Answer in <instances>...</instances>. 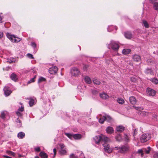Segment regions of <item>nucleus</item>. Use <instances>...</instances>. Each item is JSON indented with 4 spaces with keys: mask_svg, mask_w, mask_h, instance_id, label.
<instances>
[{
    "mask_svg": "<svg viewBox=\"0 0 158 158\" xmlns=\"http://www.w3.org/2000/svg\"><path fill=\"white\" fill-rule=\"evenodd\" d=\"M45 81L46 79L45 78L42 77H40L38 81V83L41 82L43 81Z\"/></svg>",
    "mask_w": 158,
    "mask_h": 158,
    "instance_id": "nucleus-35",
    "label": "nucleus"
},
{
    "mask_svg": "<svg viewBox=\"0 0 158 158\" xmlns=\"http://www.w3.org/2000/svg\"><path fill=\"white\" fill-rule=\"evenodd\" d=\"M60 149L59 150V153L61 155H65L67 153L66 148L64 144H60Z\"/></svg>",
    "mask_w": 158,
    "mask_h": 158,
    "instance_id": "nucleus-6",
    "label": "nucleus"
},
{
    "mask_svg": "<svg viewBox=\"0 0 158 158\" xmlns=\"http://www.w3.org/2000/svg\"><path fill=\"white\" fill-rule=\"evenodd\" d=\"M142 113H144V111H143V112H142Z\"/></svg>",
    "mask_w": 158,
    "mask_h": 158,
    "instance_id": "nucleus-63",
    "label": "nucleus"
},
{
    "mask_svg": "<svg viewBox=\"0 0 158 158\" xmlns=\"http://www.w3.org/2000/svg\"><path fill=\"white\" fill-rule=\"evenodd\" d=\"M16 114L17 115L20 117H22V114L19 111H17L16 112Z\"/></svg>",
    "mask_w": 158,
    "mask_h": 158,
    "instance_id": "nucleus-46",
    "label": "nucleus"
},
{
    "mask_svg": "<svg viewBox=\"0 0 158 158\" xmlns=\"http://www.w3.org/2000/svg\"><path fill=\"white\" fill-rule=\"evenodd\" d=\"M35 151L37 152H39L40 151V147H37L35 148Z\"/></svg>",
    "mask_w": 158,
    "mask_h": 158,
    "instance_id": "nucleus-51",
    "label": "nucleus"
},
{
    "mask_svg": "<svg viewBox=\"0 0 158 158\" xmlns=\"http://www.w3.org/2000/svg\"><path fill=\"white\" fill-rule=\"evenodd\" d=\"M104 116L105 118V120L109 122H111L112 121V118L109 115L106 114L105 116Z\"/></svg>",
    "mask_w": 158,
    "mask_h": 158,
    "instance_id": "nucleus-21",
    "label": "nucleus"
},
{
    "mask_svg": "<svg viewBox=\"0 0 158 158\" xmlns=\"http://www.w3.org/2000/svg\"><path fill=\"white\" fill-rule=\"evenodd\" d=\"M157 76L158 77V73L157 74Z\"/></svg>",
    "mask_w": 158,
    "mask_h": 158,
    "instance_id": "nucleus-64",
    "label": "nucleus"
},
{
    "mask_svg": "<svg viewBox=\"0 0 158 158\" xmlns=\"http://www.w3.org/2000/svg\"><path fill=\"white\" fill-rule=\"evenodd\" d=\"M131 51L130 49H124L122 51V53L125 55L128 54Z\"/></svg>",
    "mask_w": 158,
    "mask_h": 158,
    "instance_id": "nucleus-25",
    "label": "nucleus"
},
{
    "mask_svg": "<svg viewBox=\"0 0 158 158\" xmlns=\"http://www.w3.org/2000/svg\"><path fill=\"white\" fill-rule=\"evenodd\" d=\"M117 28V27L115 26H110L108 27L107 28V30L109 32H111L114 29L115 30H116Z\"/></svg>",
    "mask_w": 158,
    "mask_h": 158,
    "instance_id": "nucleus-19",
    "label": "nucleus"
},
{
    "mask_svg": "<svg viewBox=\"0 0 158 158\" xmlns=\"http://www.w3.org/2000/svg\"><path fill=\"white\" fill-rule=\"evenodd\" d=\"M124 130V127L122 125H119L117 127L116 131L119 133L123 132Z\"/></svg>",
    "mask_w": 158,
    "mask_h": 158,
    "instance_id": "nucleus-12",
    "label": "nucleus"
},
{
    "mask_svg": "<svg viewBox=\"0 0 158 158\" xmlns=\"http://www.w3.org/2000/svg\"><path fill=\"white\" fill-rule=\"evenodd\" d=\"M105 120V118L104 117V116H103L102 117L98 119V122L100 123L103 124Z\"/></svg>",
    "mask_w": 158,
    "mask_h": 158,
    "instance_id": "nucleus-29",
    "label": "nucleus"
},
{
    "mask_svg": "<svg viewBox=\"0 0 158 158\" xmlns=\"http://www.w3.org/2000/svg\"><path fill=\"white\" fill-rule=\"evenodd\" d=\"M25 135L24 133L23 132L21 131L19 132L17 135L18 137L20 139H22L23 138Z\"/></svg>",
    "mask_w": 158,
    "mask_h": 158,
    "instance_id": "nucleus-16",
    "label": "nucleus"
},
{
    "mask_svg": "<svg viewBox=\"0 0 158 158\" xmlns=\"http://www.w3.org/2000/svg\"><path fill=\"white\" fill-rule=\"evenodd\" d=\"M117 101L118 103L121 104H123L124 102L123 99L120 98H118L117 99Z\"/></svg>",
    "mask_w": 158,
    "mask_h": 158,
    "instance_id": "nucleus-32",
    "label": "nucleus"
},
{
    "mask_svg": "<svg viewBox=\"0 0 158 158\" xmlns=\"http://www.w3.org/2000/svg\"><path fill=\"white\" fill-rule=\"evenodd\" d=\"M129 101L131 103L132 105L135 104L136 102V99L133 96L130 97Z\"/></svg>",
    "mask_w": 158,
    "mask_h": 158,
    "instance_id": "nucleus-14",
    "label": "nucleus"
},
{
    "mask_svg": "<svg viewBox=\"0 0 158 158\" xmlns=\"http://www.w3.org/2000/svg\"><path fill=\"white\" fill-rule=\"evenodd\" d=\"M151 138V135L150 134L144 133L141 136L140 141L142 142H145L150 139Z\"/></svg>",
    "mask_w": 158,
    "mask_h": 158,
    "instance_id": "nucleus-5",
    "label": "nucleus"
},
{
    "mask_svg": "<svg viewBox=\"0 0 158 158\" xmlns=\"http://www.w3.org/2000/svg\"><path fill=\"white\" fill-rule=\"evenodd\" d=\"M19 110L21 111H23L24 110V107L23 106H22L21 108H20L18 109Z\"/></svg>",
    "mask_w": 158,
    "mask_h": 158,
    "instance_id": "nucleus-50",
    "label": "nucleus"
},
{
    "mask_svg": "<svg viewBox=\"0 0 158 158\" xmlns=\"http://www.w3.org/2000/svg\"><path fill=\"white\" fill-rule=\"evenodd\" d=\"M6 35L7 37L12 42L17 43L21 40L20 38L15 37L14 35H11L9 33H7Z\"/></svg>",
    "mask_w": 158,
    "mask_h": 158,
    "instance_id": "nucleus-4",
    "label": "nucleus"
},
{
    "mask_svg": "<svg viewBox=\"0 0 158 158\" xmlns=\"http://www.w3.org/2000/svg\"><path fill=\"white\" fill-rule=\"evenodd\" d=\"M93 82L94 84L97 85H99L101 83L100 81L96 79H94L93 81Z\"/></svg>",
    "mask_w": 158,
    "mask_h": 158,
    "instance_id": "nucleus-31",
    "label": "nucleus"
},
{
    "mask_svg": "<svg viewBox=\"0 0 158 158\" xmlns=\"http://www.w3.org/2000/svg\"><path fill=\"white\" fill-rule=\"evenodd\" d=\"M153 3V8L156 10H158V2H155Z\"/></svg>",
    "mask_w": 158,
    "mask_h": 158,
    "instance_id": "nucleus-28",
    "label": "nucleus"
},
{
    "mask_svg": "<svg viewBox=\"0 0 158 158\" xmlns=\"http://www.w3.org/2000/svg\"><path fill=\"white\" fill-rule=\"evenodd\" d=\"M92 93L94 94H96L98 93L97 91L96 90H93L92 91Z\"/></svg>",
    "mask_w": 158,
    "mask_h": 158,
    "instance_id": "nucleus-54",
    "label": "nucleus"
},
{
    "mask_svg": "<svg viewBox=\"0 0 158 158\" xmlns=\"http://www.w3.org/2000/svg\"><path fill=\"white\" fill-rule=\"evenodd\" d=\"M124 139L125 141L127 142H128L130 140L129 137L127 135H125Z\"/></svg>",
    "mask_w": 158,
    "mask_h": 158,
    "instance_id": "nucleus-41",
    "label": "nucleus"
},
{
    "mask_svg": "<svg viewBox=\"0 0 158 158\" xmlns=\"http://www.w3.org/2000/svg\"><path fill=\"white\" fill-rule=\"evenodd\" d=\"M142 25L145 27V28H148L149 27V25L147 21L146 20H143V21Z\"/></svg>",
    "mask_w": 158,
    "mask_h": 158,
    "instance_id": "nucleus-26",
    "label": "nucleus"
},
{
    "mask_svg": "<svg viewBox=\"0 0 158 158\" xmlns=\"http://www.w3.org/2000/svg\"><path fill=\"white\" fill-rule=\"evenodd\" d=\"M106 132L109 134H111L114 132V129L111 127H108L106 129Z\"/></svg>",
    "mask_w": 158,
    "mask_h": 158,
    "instance_id": "nucleus-13",
    "label": "nucleus"
},
{
    "mask_svg": "<svg viewBox=\"0 0 158 158\" xmlns=\"http://www.w3.org/2000/svg\"><path fill=\"white\" fill-rule=\"evenodd\" d=\"M82 135L79 134H73V138L75 139H79L81 138Z\"/></svg>",
    "mask_w": 158,
    "mask_h": 158,
    "instance_id": "nucleus-17",
    "label": "nucleus"
},
{
    "mask_svg": "<svg viewBox=\"0 0 158 158\" xmlns=\"http://www.w3.org/2000/svg\"><path fill=\"white\" fill-rule=\"evenodd\" d=\"M57 67L54 66L50 68L49 69V72L50 73L53 74L56 73L57 72Z\"/></svg>",
    "mask_w": 158,
    "mask_h": 158,
    "instance_id": "nucleus-10",
    "label": "nucleus"
},
{
    "mask_svg": "<svg viewBox=\"0 0 158 158\" xmlns=\"http://www.w3.org/2000/svg\"><path fill=\"white\" fill-rule=\"evenodd\" d=\"M87 66L86 65H85L84 66V67L83 68V69L85 71L86 70V68H87Z\"/></svg>",
    "mask_w": 158,
    "mask_h": 158,
    "instance_id": "nucleus-57",
    "label": "nucleus"
},
{
    "mask_svg": "<svg viewBox=\"0 0 158 158\" xmlns=\"http://www.w3.org/2000/svg\"><path fill=\"white\" fill-rule=\"evenodd\" d=\"M156 146H157V148H158V141L157 142V143H156Z\"/></svg>",
    "mask_w": 158,
    "mask_h": 158,
    "instance_id": "nucleus-59",
    "label": "nucleus"
},
{
    "mask_svg": "<svg viewBox=\"0 0 158 158\" xmlns=\"http://www.w3.org/2000/svg\"><path fill=\"white\" fill-rule=\"evenodd\" d=\"M137 133V131L136 129H135L134 131V134L133 135V136L135 137V136L136 135Z\"/></svg>",
    "mask_w": 158,
    "mask_h": 158,
    "instance_id": "nucleus-52",
    "label": "nucleus"
},
{
    "mask_svg": "<svg viewBox=\"0 0 158 158\" xmlns=\"http://www.w3.org/2000/svg\"><path fill=\"white\" fill-rule=\"evenodd\" d=\"M71 72L72 76H77L80 74V71L76 67L72 68L71 70Z\"/></svg>",
    "mask_w": 158,
    "mask_h": 158,
    "instance_id": "nucleus-7",
    "label": "nucleus"
},
{
    "mask_svg": "<svg viewBox=\"0 0 158 158\" xmlns=\"http://www.w3.org/2000/svg\"><path fill=\"white\" fill-rule=\"evenodd\" d=\"M27 56L28 57H29L31 59H33L34 58L33 55L30 53H28L27 54Z\"/></svg>",
    "mask_w": 158,
    "mask_h": 158,
    "instance_id": "nucleus-47",
    "label": "nucleus"
},
{
    "mask_svg": "<svg viewBox=\"0 0 158 158\" xmlns=\"http://www.w3.org/2000/svg\"><path fill=\"white\" fill-rule=\"evenodd\" d=\"M108 48L110 49L111 48L114 51L117 52L119 49V46L117 42L114 41H111L108 45Z\"/></svg>",
    "mask_w": 158,
    "mask_h": 158,
    "instance_id": "nucleus-2",
    "label": "nucleus"
},
{
    "mask_svg": "<svg viewBox=\"0 0 158 158\" xmlns=\"http://www.w3.org/2000/svg\"><path fill=\"white\" fill-rule=\"evenodd\" d=\"M115 139L117 141H120L122 139V137L120 134H118L115 136Z\"/></svg>",
    "mask_w": 158,
    "mask_h": 158,
    "instance_id": "nucleus-37",
    "label": "nucleus"
},
{
    "mask_svg": "<svg viewBox=\"0 0 158 158\" xmlns=\"http://www.w3.org/2000/svg\"><path fill=\"white\" fill-rule=\"evenodd\" d=\"M35 158H39V157L38 156H35Z\"/></svg>",
    "mask_w": 158,
    "mask_h": 158,
    "instance_id": "nucleus-60",
    "label": "nucleus"
},
{
    "mask_svg": "<svg viewBox=\"0 0 158 158\" xmlns=\"http://www.w3.org/2000/svg\"><path fill=\"white\" fill-rule=\"evenodd\" d=\"M56 150L55 148L53 149V152L54 155H55L56 153Z\"/></svg>",
    "mask_w": 158,
    "mask_h": 158,
    "instance_id": "nucleus-55",
    "label": "nucleus"
},
{
    "mask_svg": "<svg viewBox=\"0 0 158 158\" xmlns=\"http://www.w3.org/2000/svg\"><path fill=\"white\" fill-rule=\"evenodd\" d=\"M34 100L32 99H31L29 101V104L30 106H32L34 104Z\"/></svg>",
    "mask_w": 158,
    "mask_h": 158,
    "instance_id": "nucleus-36",
    "label": "nucleus"
},
{
    "mask_svg": "<svg viewBox=\"0 0 158 158\" xmlns=\"http://www.w3.org/2000/svg\"><path fill=\"white\" fill-rule=\"evenodd\" d=\"M100 96L101 98L105 99H107L109 97L108 95L104 93L100 94Z\"/></svg>",
    "mask_w": 158,
    "mask_h": 158,
    "instance_id": "nucleus-18",
    "label": "nucleus"
},
{
    "mask_svg": "<svg viewBox=\"0 0 158 158\" xmlns=\"http://www.w3.org/2000/svg\"><path fill=\"white\" fill-rule=\"evenodd\" d=\"M3 34L2 32L0 31V39L3 36Z\"/></svg>",
    "mask_w": 158,
    "mask_h": 158,
    "instance_id": "nucleus-53",
    "label": "nucleus"
},
{
    "mask_svg": "<svg viewBox=\"0 0 158 158\" xmlns=\"http://www.w3.org/2000/svg\"><path fill=\"white\" fill-rule=\"evenodd\" d=\"M133 108H134L135 110L139 111H141L142 110H143V108L142 107H136L134 106H133Z\"/></svg>",
    "mask_w": 158,
    "mask_h": 158,
    "instance_id": "nucleus-38",
    "label": "nucleus"
},
{
    "mask_svg": "<svg viewBox=\"0 0 158 158\" xmlns=\"http://www.w3.org/2000/svg\"><path fill=\"white\" fill-rule=\"evenodd\" d=\"M70 158H78L77 156H75L73 154H72L69 156Z\"/></svg>",
    "mask_w": 158,
    "mask_h": 158,
    "instance_id": "nucleus-44",
    "label": "nucleus"
},
{
    "mask_svg": "<svg viewBox=\"0 0 158 158\" xmlns=\"http://www.w3.org/2000/svg\"><path fill=\"white\" fill-rule=\"evenodd\" d=\"M2 17L0 16V23H1L2 22Z\"/></svg>",
    "mask_w": 158,
    "mask_h": 158,
    "instance_id": "nucleus-58",
    "label": "nucleus"
},
{
    "mask_svg": "<svg viewBox=\"0 0 158 158\" xmlns=\"http://www.w3.org/2000/svg\"><path fill=\"white\" fill-rule=\"evenodd\" d=\"M133 59L134 61L137 62H141V60L140 56L137 54L134 55L133 57Z\"/></svg>",
    "mask_w": 158,
    "mask_h": 158,
    "instance_id": "nucleus-11",
    "label": "nucleus"
},
{
    "mask_svg": "<svg viewBox=\"0 0 158 158\" xmlns=\"http://www.w3.org/2000/svg\"><path fill=\"white\" fill-rule=\"evenodd\" d=\"M147 91V94L150 96H154L155 94V91L154 90L150 88H148Z\"/></svg>",
    "mask_w": 158,
    "mask_h": 158,
    "instance_id": "nucleus-9",
    "label": "nucleus"
},
{
    "mask_svg": "<svg viewBox=\"0 0 158 158\" xmlns=\"http://www.w3.org/2000/svg\"><path fill=\"white\" fill-rule=\"evenodd\" d=\"M3 157H5L6 158H11L9 156H7L6 155H3Z\"/></svg>",
    "mask_w": 158,
    "mask_h": 158,
    "instance_id": "nucleus-56",
    "label": "nucleus"
},
{
    "mask_svg": "<svg viewBox=\"0 0 158 158\" xmlns=\"http://www.w3.org/2000/svg\"><path fill=\"white\" fill-rule=\"evenodd\" d=\"M6 153L9 155L12 156H15V153L10 151H6Z\"/></svg>",
    "mask_w": 158,
    "mask_h": 158,
    "instance_id": "nucleus-39",
    "label": "nucleus"
},
{
    "mask_svg": "<svg viewBox=\"0 0 158 158\" xmlns=\"http://www.w3.org/2000/svg\"><path fill=\"white\" fill-rule=\"evenodd\" d=\"M40 156L41 158H48V155L44 152H41L40 153Z\"/></svg>",
    "mask_w": 158,
    "mask_h": 158,
    "instance_id": "nucleus-20",
    "label": "nucleus"
},
{
    "mask_svg": "<svg viewBox=\"0 0 158 158\" xmlns=\"http://www.w3.org/2000/svg\"><path fill=\"white\" fill-rule=\"evenodd\" d=\"M36 77V75L34 76V77L31 78L29 81H28L27 84H30L31 83L33 82L34 81V79Z\"/></svg>",
    "mask_w": 158,
    "mask_h": 158,
    "instance_id": "nucleus-40",
    "label": "nucleus"
},
{
    "mask_svg": "<svg viewBox=\"0 0 158 158\" xmlns=\"http://www.w3.org/2000/svg\"><path fill=\"white\" fill-rule=\"evenodd\" d=\"M10 78L12 80L15 81H16L18 80L17 76L14 73H13L11 74Z\"/></svg>",
    "mask_w": 158,
    "mask_h": 158,
    "instance_id": "nucleus-15",
    "label": "nucleus"
},
{
    "mask_svg": "<svg viewBox=\"0 0 158 158\" xmlns=\"http://www.w3.org/2000/svg\"><path fill=\"white\" fill-rule=\"evenodd\" d=\"M137 152L138 153L141 154V156L143 155V151L142 149H139L137 151Z\"/></svg>",
    "mask_w": 158,
    "mask_h": 158,
    "instance_id": "nucleus-48",
    "label": "nucleus"
},
{
    "mask_svg": "<svg viewBox=\"0 0 158 158\" xmlns=\"http://www.w3.org/2000/svg\"><path fill=\"white\" fill-rule=\"evenodd\" d=\"M150 80L152 82L156 84L158 83V79L156 78H152Z\"/></svg>",
    "mask_w": 158,
    "mask_h": 158,
    "instance_id": "nucleus-27",
    "label": "nucleus"
},
{
    "mask_svg": "<svg viewBox=\"0 0 158 158\" xmlns=\"http://www.w3.org/2000/svg\"><path fill=\"white\" fill-rule=\"evenodd\" d=\"M14 61H13L12 60V61L10 62H11V63H12V62H14Z\"/></svg>",
    "mask_w": 158,
    "mask_h": 158,
    "instance_id": "nucleus-61",
    "label": "nucleus"
},
{
    "mask_svg": "<svg viewBox=\"0 0 158 158\" xmlns=\"http://www.w3.org/2000/svg\"><path fill=\"white\" fill-rule=\"evenodd\" d=\"M84 79L85 82L89 84L91 82L90 78L87 76H85Z\"/></svg>",
    "mask_w": 158,
    "mask_h": 158,
    "instance_id": "nucleus-22",
    "label": "nucleus"
},
{
    "mask_svg": "<svg viewBox=\"0 0 158 158\" xmlns=\"http://www.w3.org/2000/svg\"><path fill=\"white\" fill-rule=\"evenodd\" d=\"M154 158H158V152H155L153 155Z\"/></svg>",
    "mask_w": 158,
    "mask_h": 158,
    "instance_id": "nucleus-45",
    "label": "nucleus"
},
{
    "mask_svg": "<svg viewBox=\"0 0 158 158\" xmlns=\"http://www.w3.org/2000/svg\"><path fill=\"white\" fill-rule=\"evenodd\" d=\"M131 82H135L137 81L136 78L134 77H132L131 78Z\"/></svg>",
    "mask_w": 158,
    "mask_h": 158,
    "instance_id": "nucleus-43",
    "label": "nucleus"
},
{
    "mask_svg": "<svg viewBox=\"0 0 158 158\" xmlns=\"http://www.w3.org/2000/svg\"><path fill=\"white\" fill-rule=\"evenodd\" d=\"M4 94L6 96H8L11 93L9 87L5 86L3 89Z\"/></svg>",
    "mask_w": 158,
    "mask_h": 158,
    "instance_id": "nucleus-8",
    "label": "nucleus"
},
{
    "mask_svg": "<svg viewBox=\"0 0 158 158\" xmlns=\"http://www.w3.org/2000/svg\"><path fill=\"white\" fill-rule=\"evenodd\" d=\"M145 73L147 74H152V70L151 69H146L145 72Z\"/></svg>",
    "mask_w": 158,
    "mask_h": 158,
    "instance_id": "nucleus-34",
    "label": "nucleus"
},
{
    "mask_svg": "<svg viewBox=\"0 0 158 158\" xmlns=\"http://www.w3.org/2000/svg\"><path fill=\"white\" fill-rule=\"evenodd\" d=\"M65 134L66 136L71 139H72L73 138V134H72L70 133H65Z\"/></svg>",
    "mask_w": 158,
    "mask_h": 158,
    "instance_id": "nucleus-33",
    "label": "nucleus"
},
{
    "mask_svg": "<svg viewBox=\"0 0 158 158\" xmlns=\"http://www.w3.org/2000/svg\"><path fill=\"white\" fill-rule=\"evenodd\" d=\"M124 35L126 38L130 39L132 37V34L130 32H127L125 33Z\"/></svg>",
    "mask_w": 158,
    "mask_h": 158,
    "instance_id": "nucleus-24",
    "label": "nucleus"
},
{
    "mask_svg": "<svg viewBox=\"0 0 158 158\" xmlns=\"http://www.w3.org/2000/svg\"><path fill=\"white\" fill-rule=\"evenodd\" d=\"M16 122L17 124V126L18 127H21L22 125V122L19 118L16 119Z\"/></svg>",
    "mask_w": 158,
    "mask_h": 158,
    "instance_id": "nucleus-23",
    "label": "nucleus"
},
{
    "mask_svg": "<svg viewBox=\"0 0 158 158\" xmlns=\"http://www.w3.org/2000/svg\"><path fill=\"white\" fill-rule=\"evenodd\" d=\"M153 53H154V54H156V52H153Z\"/></svg>",
    "mask_w": 158,
    "mask_h": 158,
    "instance_id": "nucleus-62",
    "label": "nucleus"
},
{
    "mask_svg": "<svg viewBox=\"0 0 158 158\" xmlns=\"http://www.w3.org/2000/svg\"><path fill=\"white\" fill-rule=\"evenodd\" d=\"M7 113L6 112V111H3L1 112V118L3 119H4L5 118V116L6 115V114Z\"/></svg>",
    "mask_w": 158,
    "mask_h": 158,
    "instance_id": "nucleus-30",
    "label": "nucleus"
},
{
    "mask_svg": "<svg viewBox=\"0 0 158 158\" xmlns=\"http://www.w3.org/2000/svg\"><path fill=\"white\" fill-rule=\"evenodd\" d=\"M114 148L116 150L119 149L118 152L121 153H125L129 150V147L127 145H123L120 147H116Z\"/></svg>",
    "mask_w": 158,
    "mask_h": 158,
    "instance_id": "nucleus-3",
    "label": "nucleus"
},
{
    "mask_svg": "<svg viewBox=\"0 0 158 158\" xmlns=\"http://www.w3.org/2000/svg\"><path fill=\"white\" fill-rule=\"evenodd\" d=\"M31 45L33 48H35L36 47V44L34 42H31Z\"/></svg>",
    "mask_w": 158,
    "mask_h": 158,
    "instance_id": "nucleus-49",
    "label": "nucleus"
},
{
    "mask_svg": "<svg viewBox=\"0 0 158 158\" xmlns=\"http://www.w3.org/2000/svg\"><path fill=\"white\" fill-rule=\"evenodd\" d=\"M94 140L95 143L98 144L100 142L102 143L104 141V143L102 144L105 151L108 153H110L112 152V149L108 144L106 143L109 140V138L105 135H100L96 136L94 138Z\"/></svg>",
    "mask_w": 158,
    "mask_h": 158,
    "instance_id": "nucleus-1",
    "label": "nucleus"
},
{
    "mask_svg": "<svg viewBox=\"0 0 158 158\" xmlns=\"http://www.w3.org/2000/svg\"><path fill=\"white\" fill-rule=\"evenodd\" d=\"M150 151V148L148 147L147 149H145V152L146 154H148Z\"/></svg>",
    "mask_w": 158,
    "mask_h": 158,
    "instance_id": "nucleus-42",
    "label": "nucleus"
}]
</instances>
